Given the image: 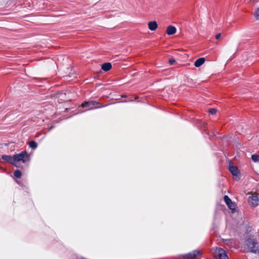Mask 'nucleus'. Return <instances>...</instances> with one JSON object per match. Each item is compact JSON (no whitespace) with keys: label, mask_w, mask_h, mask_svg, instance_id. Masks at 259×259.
I'll list each match as a JSON object with an SVG mask.
<instances>
[{"label":"nucleus","mask_w":259,"mask_h":259,"mask_svg":"<svg viewBox=\"0 0 259 259\" xmlns=\"http://www.w3.org/2000/svg\"><path fill=\"white\" fill-rule=\"evenodd\" d=\"M245 244L249 251L254 253H259V243L255 239L249 238L246 239Z\"/></svg>","instance_id":"f257e3e1"},{"label":"nucleus","mask_w":259,"mask_h":259,"mask_svg":"<svg viewBox=\"0 0 259 259\" xmlns=\"http://www.w3.org/2000/svg\"><path fill=\"white\" fill-rule=\"evenodd\" d=\"M14 165L18 167L17 162L22 161L23 162H25L29 160V155L25 151L21 152L19 154L14 155Z\"/></svg>","instance_id":"f03ea898"},{"label":"nucleus","mask_w":259,"mask_h":259,"mask_svg":"<svg viewBox=\"0 0 259 259\" xmlns=\"http://www.w3.org/2000/svg\"><path fill=\"white\" fill-rule=\"evenodd\" d=\"M99 105L100 106H99L97 107H95V108L91 107L89 109V110H92V109H96L97 108H101V107H103V106L101 105L100 103L97 102L95 101H87V102H84V103H83L81 104V106L82 107H89L91 106H94V105Z\"/></svg>","instance_id":"7ed1b4c3"},{"label":"nucleus","mask_w":259,"mask_h":259,"mask_svg":"<svg viewBox=\"0 0 259 259\" xmlns=\"http://www.w3.org/2000/svg\"><path fill=\"white\" fill-rule=\"evenodd\" d=\"M229 170L230 172L233 176L234 179L235 180H238L239 178L240 173L239 172V170L237 167L230 165H229Z\"/></svg>","instance_id":"20e7f679"},{"label":"nucleus","mask_w":259,"mask_h":259,"mask_svg":"<svg viewBox=\"0 0 259 259\" xmlns=\"http://www.w3.org/2000/svg\"><path fill=\"white\" fill-rule=\"evenodd\" d=\"M215 252L219 259H229L225 251L222 248H217Z\"/></svg>","instance_id":"39448f33"},{"label":"nucleus","mask_w":259,"mask_h":259,"mask_svg":"<svg viewBox=\"0 0 259 259\" xmlns=\"http://www.w3.org/2000/svg\"><path fill=\"white\" fill-rule=\"evenodd\" d=\"M224 201L228 205V207L232 210H235L236 208L235 204L232 201L231 199L227 196L225 195L224 196Z\"/></svg>","instance_id":"423d86ee"},{"label":"nucleus","mask_w":259,"mask_h":259,"mask_svg":"<svg viewBox=\"0 0 259 259\" xmlns=\"http://www.w3.org/2000/svg\"><path fill=\"white\" fill-rule=\"evenodd\" d=\"M248 201L253 206H255L258 204V198L256 195H252L249 197Z\"/></svg>","instance_id":"0eeeda50"},{"label":"nucleus","mask_w":259,"mask_h":259,"mask_svg":"<svg viewBox=\"0 0 259 259\" xmlns=\"http://www.w3.org/2000/svg\"><path fill=\"white\" fill-rule=\"evenodd\" d=\"M2 158L5 160L6 162L13 164L14 165V156L4 155L2 156Z\"/></svg>","instance_id":"6e6552de"},{"label":"nucleus","mask_w":259,"mask_h":259,"mask_svg":"<svg viewBox=\"0 0 259 259\" xmlns=\"http://www.w3.org/2000/svg\"><path fill=\"white\" fill-rule=\"evenodd\" d=\"M177 31L176 28L172 25H169L166 30V33L169 35H173L176 33Z\"/></svg>","instance_id":"1a4fd4ad"},{"label":"nucleus","mask_w":259,"mask_h":259,"mask_svg":"<svg viewBox=\"0 0 259 259\" xmlns=\"http://www.w3.org/2000/svg\"><path fill=\"white\" fill-rule=\"evenodd\" d=\"M158 25L156 21H150L148 23V28L150 30L154 31L156 29Z\"/></svg>","instance_id":"9d476101"},{"label":"nucleus","mask_w":259,"mask_h":259,"mask_svg":"<svg viewBox=\"0 0 259 259\" xmlns=\"http://www.w3.org/2000/svg\"><path fill=\"white\" fill-rule=\"evenodd\" d=\"M205 62V59L204 58H200L197 59L194 65L196 67H200Z\"/></svg>","instance_id":"9b49d317"},{"label":"nucleus","mask_w":259,"mask_h":259,"mask_svg":"<svg viewBox=\"0 0 259 259\" xmlns=\"http://www.w3.org/2000/svg\"><path fill=\"white\" fill-rule=\"evenodd\" d=\"M112 67L111 64L110 63H104L102 66V69L105 71H109Z\"/></svg>","instance_id":"f8f14e48"},{"label":"nucleus","mask_w":259,"mask_h":259,"mask_svg":"<svg viewBox=\"0 0 259 259\" xmlns=\"http://www.w3.org/2000/svg\"><path fill=\"white\" fill-rule=\"evenodd\" d=\"M29 146L32 149H35L37 147V144L34 141H30Z\"/></svg>","instance_id":"ddd939ff"},{"label":"nucleus","mask_w":259,"mask_h":259,"mask_svg":"<svg viewBox=\"0 0 259 259\" xmlns=\"http://www.w3.org/2000/svg\"><path fill=\"white\" fill-rule=\"evenodd\" d=\"M251 159L254 162H259V156L257 154H253L251 156Z\"/></svg>","instance_id":"4468645a"},{"label":"nucleus","mask_w":259,"mask_h":259,"mask_svg":"<svg viewBox=\"0 0 259 259\" xmlns=\"http://www.w3.org/2000/svg\"><path fill=\"white\" fill-rule=\"evenodd\" d=\"M183 259H193L194 257L192 255V252H189L185 255H184L183 256Z\"/></svg>","instance_id":"2eb2a0df"},{"label":"nucleus","mask_w":259,"mask_h":259,"mask_svg":"<svg viewBox=\"0 0 259 259\" xmlns=\"http://www.w3.org/2000/svg\"><path fill=\"white\" fill-rule=\"evenodd\" d=\"M14 176L17 178H20L21 177V172L19 170H16L14 172Z\"/></svg>","instance_id":"dca6fc26"},{"label":"nucleus","mask_w":259,"mask_h":259,"mask_svg":"<svg viewBox=\"0 0 259 259\" xmlns=\"http://www.w3.org/2000/svg\"><path fill=\"white\" fill-rule=\"evenodd\" d=\"M192 253L193 257L194 258L195 257H196V256H197L198 255L200 254V252L198 250H194L193 251H192Z\"/></svg>","instance_id":"f3484780"},{"label":"nucleus","mask_w":259,"mask_h":259,"mask_svg":"<svg viewBox=\"0 0 259 259\" xmlns=\"http://www.w3.org/2000/svg\"><path fill=\"white\" fill-rule=\"evenodd\" d=\"M254 16L256 20H259V8L255 12Z\"/></svg>","instance_id":"a211bd4d"},{"label":"nucleus","mask_w":259,"mask_h":259,"mask_svg":"<svg viewBox=\"0 0 259 259\" xmlns=\"http://www.w3.org/2000/svg\"><path fill=\"white\" fill-rule=\"evenodd\" d=\"M209 113L212 114V115H213L214 114L216 113L217 112V110L214 108H211V109H209Z\"/></svg>","instance_id":"6ab92c4d"},{"label":"nucleus","mask_w":259,"mask_h":259,"mask_svg":"<svg viewBox=\"0 0 259 259\" xmlns=\"http://www.w3.org/2000/svg\"><path fill=\"white\" fill-rule=\"evenodd\" d=\"M175 60L174 59H171L169 60V63L170 65L173 64L175 63Z\"/></svg>","instance_id":"aec40b11"},{"label":"nucleus","mask_w":259,"mask_h":259,"mask_svg":"<svg viewBox=\"0 0 259 259\" xmlns=\"http://www.w3.org/2000/svg\"><path fill=\"white\" fill-rule=\"evenodd\" d=\"M221 36V33H218V34H217L215 35V38L217 39H219L220 38Z\"/></svg>","instance_id":"412c9836"}]
</instances>
